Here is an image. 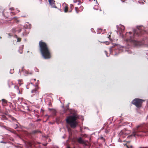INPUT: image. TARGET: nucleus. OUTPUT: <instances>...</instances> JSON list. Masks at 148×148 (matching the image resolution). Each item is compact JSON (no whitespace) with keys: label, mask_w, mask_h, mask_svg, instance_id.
Masks as SVG:
<instances>
[{"label":"nucleus","mask_w":148,"mask_h":148,"mask_svg":"<svg viewBox=\"0 0 148 148\" xmlns=\"http://www.w3.org/2000/svg\"><path fill=\"white\" fill-rule=\"evenodd\" d=\"M120 28L121 31V32H120V34H121V33L122 32V31L124 30L125 27L123 25H120Z\"/></svg>","instance_id":"1a4fd4ad"},{"label":"nucleus","mask_w":148,"mask_h":148,"mask_svg":"<svg viewBox=\"0 0 148 148\" xmlns=\"http://www.w3.org/2000/svg\"><path fill=\"white\" fill-rule=\"evenodd\" d=\"M115 55H117V54H116V53L115 54Z\"/></svg>","instance_id":"79ce46f5"},{"label":"nucleus","mask_w":148,"mask_h":148,"mask_svg":"<svg viewBox=\"0 0 148 148\" xmlns=\"http://www.w3.org/2000/svg\"><path fill=\"white\" fill-rule=\"evenodd\" d=\"M47 145V143H45V144H43V145L44 146H46Z\"/></svg>","instance_id":"2f4dec72"},{"label":"nucleus","mask_w":148,"mask_h":148,"mask_svg":"<svg viewBox=\"0 0 148 148\" xmlns=\"http://www.w3.org/2000/svg\"><path fill=\"white\" fill-rule=\"evenodd\" d=\"M23 45H22L20 47L19 51L20 53H22V49H23Z\"/></svg>","instance_id":"9b49d317"},{"label":"nucleus","mask_w":148,"mask_h":148,"mask_svg":"<svg viewBox=\"0 0 148 148\" xmlns=\"http://www.w3.org/2000/svg\"><path fill=\"white\" fill-rule=\"evenodd\" d=\"M22 71H24L23 69H22Z\"/></svg>","instance_id":"37998d69"},{"label":"nucleus","mask_w":148,"mask_h":148,"mask_svg":"<svg viewBox=\"0 0 148 148\" xmlns=\"http://www.w3.org/2000/svg\"><path fill=\"white\" fill-rule=\"evenodd\" d=\"M91 30L92 31V30H93V29H91Z\"/></svg>","instance_id":"ea45409f"},{"label":"nucleus","mask_w":148,"mask_h":148,"mask_svg":"<svg viewBox=\"0 0 148 148\" xmlns=\"http://www.w3.org/2000/svg\"><path fill=\"white\" fill-rule=\"evenodd\" d=\"M77 141L78 143L82 144H84L85 143L84 141L82 139L81 137L78 138L77 139Z\"/></svg>","instance_id":"6e6552de"},{"label":"nucleus","mask_w":148,"mask_h":148,"mask_svg":"<svg viewBox=\"0 0 148 148\" xmlns=\"http://www.w3.org/2000/svg\"><path fill=\"white\" fill-rule=\"evenodd\" d=\"M94 1L96 2L97 4L95 5L94 6V9L97 10L98 8V3H97V1H95V0H94Z\"/></svg>","instance_id":"9d476101"},{"label":"nucleus","mask_w":148,"mask_h":148,"mask_svg":"<svg viewBox=\"0 0 148 148\" xmlns=\"http://www.w3.org/2000/svg\"><path fill=\"white\" fill-rule=\"evenodd\" d=\"M36 89H34L32 91V93H36Z\"/></svg>","instance_id":"a211bd4d"},{"label":"nucleus","mask_w":148,"mask_h":148,"mask_svg":"<svg viewBox=\"0 0 148 148\" xmlns=\"http://www.w3.org/2000/svg\"><path fill=\"white\" fill-rule=\"evenodd\" d=\"M29 146H30L31 147H32V146L33 145V144H32V143H29Z\"/></svg>","instance_id":"bb28decb"},{"label":"nucleus","mask_w":148,"mask_h":148,"mask_svg":"<svg viewBox=\"0 0 148 148\" xmlns=\"http://www.w3.org/2000/svg\"><path fill=\"white\" fill-rule=\"evenodd\" d=\"M70 8L71 9V10H70L69 11V12H71L72 9L73 8V6L72 4H71L70 5Z\"/></svg>","instance_id":"f3484780"},{"label":"nucleus","mask_w":148,"mask_h":148,"mask_svg":"<svg viewBox=\"0 0 148 148\" xmlns=\"http://www.w3.org/2000/svg\"><path fill=\"white\" fill-rule=\"evenodd\" d=\"M105 53L106 54V56L107 57H109V56L107 54V51H105Z\"/></svg>","instance_id":"cd10ccee"},{"label":"nucleus","mask_w":148,"mask_h":148,"mask_svg":"<svg viewBox=\"0 0 148 148\" xmlns=\"http://www.w3.org/2000/svg\"><path fill=\"white\" fill-rule=\"evenodd\" d=\"M125 145L128 148H133L132 146L131 145L128 146L126 145Z\"/></svg>","instance_id":"6ab92c4d"},{"label":"nucleus","mask_w":148,"mask_h":148,"mask_svg":"<svg viewBox=\"0 0 148 148\" xmlns=\"http://www.w3.org/2000/svg\"><path fill=\"white\" fill-rule=\"evenodd\" d=\"M130 133V131L129 130L124 129L122 130L119 134L118 136L120 138H124L128 134Z\"/></svg>","instance_id":"39448f33"},{"label":"nucleus","mask_w":148,"mask_h":148,"mask_svg":"<svg viewBox=\"0 0 148 148\" xmlns=\"http://www.w3.org/2000/svg\"><path fill=\"white\" fill-rule=\"evenodd\" d=\"M16 125V127H15V128H16V127H17L18 126L17 125Z\"/></svg>","instance_id":"4c0bfd02"},{"label":"nucleus","mask_w":148,"mask_h":148,"mask_svg":"<svg viewBox=\"0 0 148 148\" xmlns=\"http://www.w3.org/2000/svg\"><path fill=\"white\" fill-rule=\"evenodd\" d=\"M143 29L144 27L142 26L138 27L136 29L134 30L133 34L131 32H127L125 35H122V38L126 42L132 44L135 46H140L143 43L134 40L133 38L136 36H140L143 34L144 32Z\"/></svg>","instance_id":"f257e3e1"},{"label":"nucleus","mask_w":148,"mask_h":148,"mask_svg":"<svg viewBox=\"0 0 148 148\" xmlns=\"http://www.w3.org/2000/svg\"><path fill=\"white\" fill-rule=\"evenodd\" d=\"M145 52H146V54L147 55H148V50L146 51Z\"/></svg>","instance_id":"7c9ffc66"},{"label":"nucleus","mask_w":148,"mask_h":148,"mask_svg":"<svg viewBox=\"0 0 148 148\" xmlns=\"http://www.w3.org/2000/svg\"><path fill=\"white\" fill-rule=\"evenodd\" d=\"M39 45L40 50L44 58L45 59L50 58L51 57L50 52L46 44L40 41Z\"/></svg>","instance_id":"7ed1b4c3"},{"label":"nucleus","mask_w":148,"mask_h":148,"mask_svg":"<svg viewBox=\"0 0 148 148\" xmlns=\"http://www.w3.org/2000/svg\"><path fill=\"white\" fill-rule=\"evenodd\" d=\"M148 133V127L146 124L141 125L137 126L133 130L132 134L127 136L130 138L133 136H146Z\"/></svg>","instance_id":"f03ea898"},{"label":"nucleus","mask_w":148,"mask_h":148,"mask_svg":"<svg viewBox=\"0 0 148 148\" xmlns=\"http://www.w3.org/2000/svg\"><path fill=\"white\" fill-rule=\"evenodd\" d=\"M77 116L76 115L69 116L67 117L66 121L67 123L69 124L71 128H75L78 124V122L77 121Z\"/></svg>","instance_id":"20e7f679"},{"label":"nucleus","mask_w":148,"mask_h":148,"mask_svg":"<svg viewBox=\"0 0 148 148\" xmlns=\"http://www.w3.org/2000/svg\"><path fill=\"white\" fill-rule=\"evenodd\" d=\"M64 4L66 5V6L64 8V11L65 12H67L68 11V6L66 4Z\"/></svg>","instance_id":"4468645a"},{"label":"nucleus","mask_w":148,"mask_h":148,"mask_svg":"<svg viewBox=\"0 0 148 148\" xmlns=\"http://www.w3.org/2000/svg\"><path fill=\"white\" fill-rule=\"evenodd\" d=\"M34 81H36V79H34Z\"/></svg>","instance_id":"a19ab883"},{"label":"nucleus","mask_w":148,"mask_h":148,"mask_svg":"<svg viewBox=\"0 0 148 148\" xmlns=\"http://www.w3.org/2000/svg\"><path fill=\"white\" fill-rule=\"evenodd\" d=\"M17 12H16V13H18V12H19V11L18 10H17Z\"/></svg>","instance_id":"e433bc0d"},{"label":"nucleus","mask_w":148,"mask_h":148,"mask_svg":"<svg viewBox=\"0 0 148 148\" xmlns=\"http://www.w3.org/2000/svg\"><path fill=\"white\" fill-rule=\"evenodd\" d=\"M146 47H148V45H146Z\"/></svg>","instance_id":"c03bdc74"},{"label":"nucleus","mask_w":148,"mask_h":148,"mask_svg":"<svg viewBox=\"0 0 148 148\" xmlns=\"http://www.w3.org/2000/svg\"><path fill=\"white\" fill-rule=\"evenodd\" d=\"M14 88L16 89H17L18 90L19 92H20L19 90H18V87L17 86H14Z\"/></svg>","instance_id":"aec40b11"},{"label":"nucleus","mask_w":148,"mask_h":148,"mask_svg":"<svg viewBox=\"0 0 148 148\" xmlns=\"http://www.w3.org/2000/svg\"><path fill=\"white\" fill-rule=\"evenodd\" d=\"M1 143H5V142H3V141H1Z\"/></svg>","instance_id":"473e14b6"},{"label":"nucleus","mask_w":148,"mask_h":148,"mask_svg":"<svg viewBox=\"0 0 148 148\" xmlns=\"http://www.w3.org/2000/svg\"><path fill=\"white\" fill-rule=\"evenodd\" d=\"M48 1L49 4L52 8H57V7L55 6V1L54 0H48Z\"/></svg>","instance_id":"0eeeda50"},{"label":"nucleus","mask_w":148,"mask_h":148,"mask_svg":"<svg viewBox=\"0 0 148 148\" xmlns=\"http://www.w3.org/2000/svg\"><path fill=\"white\" fill-rule=\"evenodd\" d=\"M98 30H100V31H101V29H99Z\"/></svg>","instance_id":"a18cd8bd"},{"label":"nucleus","mask_w":148,"mask_h":148,"mask_svg":"<svg viewBox=\"0 0 148 148\" xmlns=\"http://www.w3.org/2000/svg\"><path fill=\"white\" fill-rule=\"evenodd\" d=\"M143 101V100L141 99H135L133 101L132 103L137 107L139 108L141 107Z\"/></svg>","instance_id":"423d86ee"},{"label":"nucleus","mask_w":148,"mask_h":148,"mask_svg":"<svg viewBox=\"0 0 148 148\" xmlns=\"http://www.w3.org/2000/svg\"><path fill=\"white\" fill-rule=\"evenodd\" d=\"M73 2H74V3L78 2V3H79V1H77V0H74L73 1ZM78 4L79 3H78Z\"/></svg>","instance_id":"393cba45"},{"label":"nucleus","mask_w":148,"mask_h":148,"mask_svg":"<svg viewBox=\"0 0 148 148\" xmlns=\"http://www.w3.org/2000/svg\"><path fill=\"white\" fill-rule=\"evenodd\" d=\"M24 27L25 28H30L31 27V25L29 24L28 26L25 25Z\"/></svg>","instance_id":"dca6fc26"},{"label":"nucleus","mask_w":148,"mask_h":148,"mask_svg":"<svg viewBox=\"0 0 148 148\" xmlns=\"http://www.w3.org/2000/svg\"><path fill=\"white\" fill-rule=\"evenodd\" d=\"M78 9V8L77 7H76L75 8V11H76V12L77 13H78V12H79L77 10V9Z\"/></svg>","instance_id":"412c9836"},{"label":"nucleus","mask_w":148,"mask_h":148,"mask_svg":"<svg viewBox=\"0 0 148 148\" xmlns=\"http://www.w3.org/2000/svg\"><path fill=\"white\" fill-rule=\"evenodd\" d=\"M67 148H70V147L69 146H67Z\"/></svg>","instance_id":"72a5a7b5"},{"label":"nucleus","mask_w":148,"mask_h":148,"mask_svg":"<svg viewBox=\"0 0 148 148\" xmlns=\"http://www.w3.org/2000/svg\"><path fill=\"white\" fill-rule=\"evenodd\" d=\"M10 10H13V8H10Z\"/></svg>","instance_id":"f704fd0d"},{"label":"nucleus","mask_w":148,"mask_h":148,"mask_svg":"<svg viewBox=\"0 0 148 148\" xmlns=\"http://www.w3.org/2000/svg\"><path fill=\"white\" fill-rule=\"evenodd\" d=\"M83 9V7L82 6H81L80 8V10L82 11Z\"/></svg>","instance_id":"a878e982"},{"label":"nucleus","mask_w":148,"mask_h":148,"mask_svg":"<svg viewBox=\"0 0 148 148\" xmlns=\"http://www.w3.org/2000/svg\"><path fill=\"white\" fill-rule=\"evenodd\" d=\"M2 104L3 106H5V105L7 103V101L6 100L4 99H2Z\"/></svg>","instance_id":"f8f14e48"},{"label":"nucleus","mask_w":148,"mask_h":148,"mask_svg":"<svg viewBox=\"0 0 148 148\" xmlns=\"http://www.w3.org/2000/svg\"><path fill=\"white\" fill-rule=\"evenodd\" d=\"M25 75H26L29 74L28 72L27 71H25Z\"/></svg>","instance_id":"b1692460"},{"label":"nucleus","mask_w":148,"mask_h":148,"mask_svg":"<svg viewBox=\"0 0 148 148\" xmlns=\"http://www.w3.org/2000/svg\"><path fill=\"white\" fill-rule=\"evenodd\" d=\"M112 51V47H111L110 49V53Z\"/></svg>","instance_id":"c85d7f7f"},{"label":"nucleus","mask_w":148,"mask_h":148,"mask_svg":"<svg viewBox=\"0 0 148 148\" xmlns=\"http://www.w3.org/2000/svg\"><path fill=\"white\" fill-rule=\"evenodd\" d=\"M110 35H109V36L108 37V38H109V40H111V41H112V40L110 39Z\"/></svg>","instance_id":"c756f323"},{"label":"nucleus","mask_w":148,"mask_h":148,"mask_svg":"<svg viewBox=\"0 0 148 148\" xmlns=\"http://www.w3.org/2000/svg\"><path fill=\"white\" fill-rule=\"evenodd\" d=\"M21 41V38H17V41L20 42Z\"/></svg>","instance_id":"5701e85b"},{"label":"nucleus","mask_w":148,"mask_h":148,"mask_svg":"<svg viewBox=\"0 0 148 148\" xmlns=\"http://www.w3.org/2000/svg\"><path fill=\"white\" fill-rule=\"evenodd\" d=\"M87 128V127H85L84 128V129H86Z\"/></svg>","instance_id":"49530a36"},{"label":"nucleus","mask_w":148,"mask_h":148,"mask_svg":"<svg viewBox=\"0 0 148 148\" xmlns=\"http://www.w3.org/2000/svg\"><path fill=\"white\" fill-rule=\"evenodd\" d=\"M125 51L126 52H127L128 53H131V51L129 49H127L125 50Z\"/></svg>","instance_id":"2eb2a0df"},{"label":"nucleus","mask_w":148,"mask_h":148,"mask_svg":"<svg viewBox=\"0 0 148 148\" xmlns=\"http://www.w3.org/2000/svg\"><path fill=\"white\" fill-rule=\"evenodd\" d=\"M125 49V48L123 47H120L118 49L116 50V51H118L121 52V50H122L123 51Z\"/></svg>","instance_id":"ddd939ff"},{"label":"nucleus","mask_w":148,"mask_h":148,"mask_svg":"<svg viewBox=\"0 0 148 148\" xmlns=\"http://www.w3.org/2000/svg\"><path fill=\"white\" fill-rule=\"evenodd\" d=\"M101 139H103V137H101Z\"/></svg>","instance_id":"c9c22d12"},{"label":"nucleus","mask_w":148,"mask_h":148,"mask_svg":"<svg viewBox=\"0 0 148 148\" xmlns=\"http://www.w3.org/2000/svg\"><path fill=\"white\" fill-rule=\"evenodd\" d=\"M86 136V135H85V136Z\"/></svg>","instance_id":"58836bf2"},{"label":"nucleus","mask_w":148,"mask_h":148,"mask_svg":"<svg viewBox=\"0 0 148 148\" xmlns=\"http://www.w3.org/2000/svg\"><path fill=\"white\" fill-rule=\"evenodd\" d=\"M21 80H18V83L20 85L21 84H23V83H21H21H20V82H21Z\"/></svg>","instance_id":"4be33fe9"}]
</instances>
